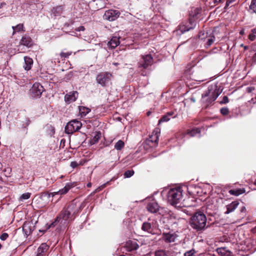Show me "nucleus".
I'll return each mask as SVG.
<instances>
[{
  "label": "nucleus",
  "mask_w": 256,
  "mask_h": 256,
  "mask_svg": "<svg viewBox=\"0 0 256 256\" xmlns=\"http://www.w3.org/2000/svg\"><path fill=\"white\" fill-rule=\"evenodd\" d=\"M246 211V208L244 206H242L240 210L241 212H244Z\"/></svg>",
  "instance_id": "obj_56"
},
{
  "label": "nucleus",
  "mask_w": 256,
  "mask_h": 256,
  "mask_svg": "<svg viewBox=\"0 0 256 256\" xmlns=\"http://www.w3.org/2000/svg\"><path fill=\"white\" fill-rule=\"evenodd\" d=\"M8 234H7L6 232H4V233H2L0 235V238L2 240H6L8 238Z\"/></svg>",
  "instance_id": "obj_45"
},
{
  "label": "nucleus",
  "mask_w": 256,
  "mask_h": 256,
  "mask_svg": "<svg viewBox=\"0 0 256 256\" xmlns=\"http://www.w3.org/2000/svg\"><path fill=\"white\" fill-rule=\"evenodd\" d=\"M174 112H168L166 114L162 116V118L159 120L158 124H160L162 122H167L171 118H174L176 117V115L173 116Z\"/></svg>",
  "instance_id": "obj_22"
},
{
  "label": "nucleus",
  "mask_w": 256,
  "mask_h": 256,
  "mask_svg": "<svg viewBox=\"0 0 256 256\" xmlns=\"http://www.w3.org/2000/svg\"><path fill=\"white\" fill-rule=\"evenodd\" d=\"M92 186V184L90 182H89L87 184V187L90 188Z\"/></svg>",
  "instance_id": "obj_57"
},
{
  "label": "nucleus",
  "mask_w": 256,
  "mask_h": 256,
  "mask_svg": "<svg viewBox=\"0 0 256 256\" xmlns=\"http://www.w3.org/2000/svg\"><path fill=\"white\" fill-rule=\"evenodd\" d=\"M155 256H168L170 252L168 250H160L155 252Z\"/></svg>",
  "instance_id": "obj_32"
},
{
  "label": "nucleus",
  "mask_w": 256,
  "mask_h": 256,
  "mask_svg": "<svg viewBox=\"0 0 256 256\" xmlns=\"http://www.w3.org/2000/svg\"><path fill=\"white\" fill-rule=\"evenodd\" d=\"M146 208L151 213L158 212L160 214H164V208L160 207L158 204L154 201L149 202L147 205Z\"/></svg>",
  "instance_id": "obj_13"
},
{
  "label": "nucleus",
  "mask_w": 256,
  "mask_h": 256,
  "mask_svg": "<svg viewBox=\"0 0 256 256\" xmlns=\"http://www.w3.org/2000/svg\"><path fill=\"white\" fill-rule=\"evenodd\" d=\"M206 222L207 218L204 213L201 211H198L191 217L190 224L193 229L197 232H202L208 226L206 225Z\"/></svg>",
  "instance_id": "obj_2"
},
{
  "label": "nucleus",
  "mask_w": 256,
  "mask_h": 256,
  "mask_svg": "<svg viewBox=\"0 0 256 256\" xmlns=\"http://www.w3.org/2000/svg\"><path fill=\"white\" fill-rule=\"evenodd\" d=\"M50 246L46 243L42 244L37 250V254L36 256H46Z\"/></svg>",
  "instance_id": "obj_18"
},
{
  "label": "nucleus",
  "mask_w": 256,
  "mask_h": 256,
  "mask_svg": "<svg viewBox=\"0 0 256 256\" xmlns=\"http://www.w3.org/2000/svg\"><path fill=\"white\" fill-rule=\"evenodd\" d=\"M142 229L145 232H150L152 229L151 224L148 222H144L142 225Z\"/></svg>",
  "instance_id": "obj_34"
},
{
  "label": "nucleus",
  "mask_w": 256,
  "mask_h": 256,
  "mask_svg": "<svg viewBox=\"0 0 256 256\" xmlns=\"http://www.w3.org/2000/svg\"><path fill=\"white\" fill-rule=\"evenodd\" d=\"M101 138V133L100 132H96L93 138L90 140V143L91 144H94L98 142L99 140Z\"/></svg>",
  "instance_id": "obj_29"
},
{
  "label": "nucleus",
  "mask_w": 256,
  "mask_h": 256,
  "mask_svg": "<svg viewBox=\"0 0 256 256\" xmlns=\"http://www.w3.org/2000/svg\"><path fill=\"white\" fill-rule=\"evenodd\" d=\"M178 236L176 233L163 232L161 239L166 243H171L174 242Z\"/></svg>",
  "instance_id": "obj_15"
},
{
  "label": "nucleus",
  "mask_w": 256,
  "mask_h": 256,
  "mask_svg": "<svg viewBox=\"0 0 256 256\" xmlns=\"http://www.w3.org/2000/svg\"><path fill=\"white\" fill-rule=\"evenodd\" d=\"M224 0H214V3L216 4L220 2H224Z\"/></svg>",
  "instance_id": "obj_52"
},
{
  "label": "nucleus",
  "mask_w": 256,
  "mask_h": 256,
  "mask_svg": "<svg viewBox=\"0 0 256 256\" xmlns=\"http://www.w3.org/2000/svg\"><path fill=\"white\" fill-rule=\"evenodd\" d=\"M220 112L222 116H226L228 114L230 110L228 108L224 107L220 110Z\"/></svg>",
  "instance_id": "obj_41"
},
{
  "label": "nucleus",
  "mask_w": 256,
  "mask_h": 256,
  "mask_svg": "<svg viewBox=\"0 0 256 256\" xmlns=\"http://www.w3.org/2000/svg\"><path fill=\"white\" fill-rule=\"evenodd\" d=\"M215 40V37L214 36H210L206 42V47L210 46L214 42Z\"/></svg>",
  "instance_id": "obj_39"
},
{
  "label": "nucleus",
  "mask_w": 256,
  "mask_h": 256,
  "mask_svg": "<svg viewBox=\"0 0 256 256\" xmlns=\"http://www.w3.org/2000/svg\"><path fill=\"white\" fill-rule=\"evenodd\" d=\"M248 11H250V14L254 13L256 14V0H252Z\"/></svg>",
  "instance_id": "obj_31"
},
{
  "label": "nucleus",
  "mask_w": 256,
  "mask_h": 256,
  "mask_svg": "<svg viewBox=\"0 0 256 256\" xmlns=\"http://www.w3.org/2000/svg\"><path fill=\"white\" fill-rule=\"evenodd\" d=\"M82 124L80 122L73 120L68 122L65 127V132L68 134H72L78 131L82 127Z\"/></svg>",
  "instance_id": "obj_8"
},
{
  "label": "nucleus",
  "mask_w": 256,
  "mask_h": 256,
  "mask_svg": "<svg viewBox=\"0 0 256 256\" xmlns=\"http://www.w3.org/2000/svg\"><path fill=\"white\" fill-rule=\"evenodd\" d=\"M252 49L253 50H256V49H255V48L254 47V45L252 44Z\"/></svg>",
  "instance_id": "obj_60"
},
{
  "label": "nucleus",
  "mask_w": 256,
  "mask_h": 256,
  "mask_svg": "<svg viewBox=\"0 0 256 256\" xmlns=\"http://www.w3.org/2000/svg\"><path fill=\"white\" fill-rule=\"evenodd\" d=\"M229 193L235 196H238L240 194H244L245 192L244 188H238L236 190H229Z\"/></svg>",
  "instance_id": "obj_28"
},
{
  "label": "nucleus",
  "mask_w": 256,
  "mask_h": 256,
  "mask_svg": "<svg viewBox=\"0 0 256 256\" xmlns=\"http://www.w3.org/2000/svg\"><path fill=\"white\" fill-rule=\"evenodd\" d=\"M251 232L253 234H256V226L252 228Z\"/></svg>",
  "instance_id": "obj_53"
},
{
  "label": "nucleus",
  "mask_w": 256,
  "mask_h": 256,
  "mask_svg": "<svg viewBox=\"0 0 256 256\" xmlns=\"http://www.w3.org/2000/svg\"><path fill=\"white\" fill-rule=\"evenodd\" d=\"M44 89L39 82H35L30 90V96L33 98H40Z\"/></svg>",
  "instance_id": "obj_10"
},
{
  "label": "nucleus",
  "mask_w": 256,
  "mask_h": 256,
  "mask_svg": "<svg viewBox=\"0 0 256 256\" xmlns=\"http://www.w3.org/2000/svg\"><path fill=\"white\" fill-rule=\"evenodd\" d=\"M201 12V8H196L194 10V14H193L194 18L197 16V14H199Z\"/></svg>",
  "instance_id": "obj_48"
},
{
  "label": "nucleus",
  "mask_w": 256,
  "mask_h": 256,
  "mask_svg": "<svg viewBox=\"0 0 256 256\" xmlns=\"http://www.w3.org/2000/svg\"><path fill=\"white\" fill-rule=\"evenodd\" d=\"M105 186H106V184H104L102 185V186H100L98 187V188H97L96 190V192H100L102 188H104Z\"/></svg>",
  "instance_id": "obj_50"
},
{
  "label": "nucleus",
  "mask_w": 256,
  "mask_h": 256,
  "mask_svg": "<svg viewBox=\"0 0 256 256\" xmlns=\"http://www.w3.org/2000/svg\"><path fill=\"white\" fill-rule=\"evenodd\" d=\"M84 206L85 204L84 203L78 204L76 202H72L68 204L66 208L72 218H74L75 216L78 214Z\"/></svg>",
  "instance_id": "obj_7"
},
{
  "label": "nucleus",
  "mask_w": 256,
  "mask_h": 256,
  "mask_svg": "<svg viewBox=\"0 0 256 256\" xmlns=\"http://www.w3.org/2000/svg\"><path fill=\"white\" fill-rule=\"evenodd\" d=\"M31 196V194L30 192H26L24 194H23L20 197V199L22 200H26L28 199Z\"/></svg>",
  "instance_id": "obj_42"
},
{
  "label": "nucleus",
  "mask_w": 256,
  "mask_h": 256,
  "mask_svg": "<svg viewBox=\"0 0 256 256\" xmlns=\"http://www.w3.org/2000/svg\"><path fill=\"white\" fill-rule=\"evenodd\" d=\"M12 172V169L10 168H7L4 170V172H5V176H10V174Z\"/></svg>",
  "instance_id": "obj_44"
},
{
  "label": "nucleus",
  "mask_w": 256,
  "mask_h": 256,
  "mask_svg": "<svg viewBox=\"0 0 256 256\" xmlns=\"http://www.w3.org/2000/svg\"><path fill=\"white\" fill-rule=\"evenodd\" d=\"M74 218H72L74 219ZM69 219H72V217L68 212L66 207L64 208L56 216L55 222H59L62 220H67Z\"/></svg>",
  "instance_id": "obj_14"
},
{
  "label": "nucleus",
  "mask_w": 256,
  "mask_h": 256,
  "mask_svg": "<svg viewBox=\"0 0 256 256\" xmlns=\"http://www.w3.org/2000/svg\"><path fill=\"white\" fill-rule=\"evenodd\" d=\"M153 62L154 59L150 54L142 55L138 62V67L139 68L146 70L152 66Z\"/></svg>",
  "instance_id": "obj_6"
},
{
  "label": "nucleus",
  "mask_w": 256,
  "mask_h": 256,
  "mask_svg": "<svg viewBox=\"0 0 256 256\" xmlns=\"http://www.w3.org/2000/svg\"><path fill=\"white\" fill-rule=\"evenodd\" d=\"M200 130L198 128H194L191 130H188L186 132V134L189 135L190 136H194L196 134H200Z\"/></svg>",
  "instance_id": "obj_27"
},
{
  "label": "nucleus",
  "mask_w": 256,
  "mask_h": 256,
  "mask_svg": "<svg viewBox=\"0 0 256 256\" xmlns=\"http://www.w3.org/2000/svg\"><path fill=\"white\" fill-rule=\"evenodd\" d=\"M24 68L26 70H29L31 69L32 66L33 64V60L29 56H24Z\"/></svg>",
  "instance_id": "obj_25"
},
{
  "label": "nucleus",
  "mask_w": 256,
  "mask_h": 256,
  "mask_svg": "<svg viewBox=\"0 0 256 256\" xmlns=\"http://www.w3.org/2000/svg\"><path fill=\"white\" fill-rule=\"evenodd\" d=\"M48 128H50V129H52L53 134L54 133V128L52 126L50 125L49 126H48Z\"/></svg>",
  "instance_id": "obj_54"
},
{
  "label": "nucleus",
  "mask_w": 256,
  "mask_h": 256,
  "mask_svg": "<svg viewBox=\"0 0 256 256\" xmlns=\"http://www.w3.org/2000/svg\"><path fill=\"white\" fill-rule=\"evenodd\" d=\"M240 35H244V29L240 30Z\"/></svg>",
  "instance_id": "obj_55"
},
{
  "label": "nucleus",
  "mask_w": 256,
  "mask_h": 256,
  "mask_svg": "<svg viewBox=\"0 0 256 256\" xmlns=\"http://www.w3.org/2000/svg\"><path fill=\"white\" fill-rule=\"evenodd\" d=\"M78 96V92L76 91H73L66 94L64 96V100L66 102L70 104L76 101Z\"/></svg>",
  "instance_id": "obj_19"
},
{
  "label": "nucleus",
  "mask_w": 256,
  "mask_h": 256,
  "mask_svg": "<svg viewBox=\"0 0 256 256\" xmlns=\"http://www.w3.org/2000/svg\"><path fill=\"white\" fill-rule=\"evenodd\" d=\"M256 28H252L251 30V33L248 36V38L251 41H254L256 38Z\"/></svg>",
  "instance_id": "obj_37"
},
{
  "label": "nucleus",
  "mask_w": 256,
  "mask_h": 256,
  "mask_svg": "<svg viewBox=\"0 0 256 256\" xmlns=\"http://www.w3.org/2000/svg\"><path fill=\"white\" fill-rule=\"evenodd\" d=\"M4 4V5H6V4L5 3H4V4H2L0 6V8H2V5Z\"/></svg>",
  "instance_id": "obj_63"
},
{
  "label": "nucleus",
  "mask_w": 256,
  "mask_h": 256,
  "mask_svg": "<svg viewBox=\"0 0 256 256\" xmlns=\"http://www.w3.org/2000/svg\"><path fill=\"white\" fill-rule=\"evenodd\" d=\"M187 188L188 192L193 198L202 196V190L201 188L199 186H190Z\"/></svg>",
  "instance_id": "obj_17"
},
{
  "label": "nucleus",
  "mask_w": 256,
  "mask_h": 256,
  "mask_svg": "<svg viewBox=\"0 0 256 256\" xmlns=\"http://www.w3.org/2000/svg\"><path fill=\"white\" fill-rule=\"evenodd\" d=\"M125 247L127 251L132 252L136 250L138 248L139 246L136 242L129 240L126 242Z\"/></svg>",
  "instance_id": "obj_20"
},
{
  "label": "nucleus",
  "mask_w": 256,
  "mask_h": 256,
  "mask_svg": "<svg viewBox=\"0 0 256 256\" xmlns=\"http://www.w3.org/2000/svg\"><path fill=\"white\" fill-rule=\"evenodd\" d=\"M228 102V98L227 96H224L222 100L220 102V104H226Z\"/></svg>",
  "instance_id": "obj_47"
},
{
  "label": "nucleus",
  "mask_w": 256,
  "mask_h": 256,
  "mask_svg": "<svg viewBox=\"0 0 256 256\" xmlns=\"http://www.w3.org/2000/svg\"><path fill=\"white\" fill-rule=\"evenodd\" d=\"M120 11L110 9L106 10L103 16V18L105 20L112 22L116 20L120 16Z\"/></svg>",
  "instance_id": "obj_12"
},
{
  "label": "nucleus",
  "mask_w": 256,
  "mask_h": 256,
  "mask_svg": "<svg viewBox=\"0 0 256 256\" xmlns=\"http://www.w3.org/2000/svg\"><path fill=\"white\" fill-rule=\"evenodd\" d=\"M12 28L14 30L12 34L14 35L16 32H24L25 30L24 29V24H19L16 26H12Z\"/></svg>",
  "instance_id": "obj_30"
},
{
  "label": "nucleus",
  "mask_w": 256,
  "mask_h": 256,
  "mask_svg": "<svg viewBox=\"0 0 256 256\" xmlns=\"http://www.w3.org/2000/svg\"><path fill=\"white\" fill-rule=\"evenodd\" d=\"M72 54V52H61L60 54V58L62 60L65 59L66 58H68Z\"/></svg>",
  "instance_id": "obj_38"
},
{
  "label": "nucleus",
  "mask_w": 256,
  "mask_h": 256,
  "mask_svg": "<svg viewBox=\"0 0 256 256\" xmlns=\"http://www.w3.org/2000/svg\"><path fill=\"white\" fill-rule=\"evenodd\" d=\"M30 118L28 117H26L24 120L22 121V128L27 130L28 126L30 125Z\"/></svg>",
  "instance_id": "obj_36"
},
{
  "label": "nucleus",
  "mask_w": 256,
  "mask_h": 256,
  "mask_svg": "<svg viewBox=\"0 0 256 256\" xmlns=\"http://www.w3.org/2000/svg\"><path fill=\"white\" fill-rule=\"evenodd\" d=\"M74 186V184L72 183L68 182L67 183L65 186L60 190L58 192H42L39 197L40 199L42 200H44L45 199L46 200V202L43 205V206H46V204L50 200V198L54 197L55 196L60 194L63 195L66 194L69 190Z\"/></svg>",
  "instance_id": "obj_4"
},
{
  "label": "nucleus",
  "mask_w": 256,
  "mask_h": 256,
  "mask_svg": "<svg viewBox=\"0 0 256 256\" xmlns=\"http://www.w3.org/2000/svg\"><path fill=\"white\" fill-rule=\"evenodd\" d=\"M63 6H58L53 8L52 12L55 15H60L63 11Z\"/></svg>",
  "instance_id": "obj_33"
},
{
  "label": "nucleus",
  "mask_w": 256,
  "mask_h": 256,
  "mask_svg": "<svg viewBox=\"0 0 256 256\" xmlns=\"http://www.w3.org/2000/svg\"><path fill=\"white\" fill-rule=\"evenodd\" d=\"M196 22L194 16H190L188 20L183 22L179 26V30L182 33L193 29L196 26Z\"/></svg>",
  "instance_id": "obj_9"
},
{
  "label": "nucleus",
  "mask_w": 256,
  "mask_h": 256,
  "mask_svg": "<svg viewBox=\"0 0 256 256\" xmlns=\"http://www.w3.org/2000/svg\"><path fill=\"white\" fill-rule=\"evenodd\" d=\"M221 250H222V249H221V248H218V253L221 252Z\"/></svg>",
  "instance_id": "obj_62"
},
{
  "label": "nucleus",
  "mask_w": 256,
  "mask_h": 256,
  "mask_svg": "<svg viewBox=\"0 0 256 256\" xmlns=\"http://www.w3.org/2000/svg\"><path fill=\"white\" fill-rule=\"evenodd\" d=\"M119 37L112 36L108 42V46L112 49L116 48L120 44Z\"/></svg>",
  "instance_id": "obj_24"
},
{
  "label": "nucleus",
  "mask_w": 256,
  "mask_h": 256,
  "mask_svg": "<svg viewBox=\"0 0 256 256\" xmlns=\"http://www.w3.org/2000/svg\"><path fill=\"white\" fill-rule=\"evenodd\" d=\"M141 74L143 76H145L146 75V72L144 70V71H142L141 73Z\"/></svg>",
  "instance_id": "obj_58"
},
{
  "label": "nucleus",
  "mask_w": 256,
  "mask_h": 256,
  "mask_svg": "<svg viewBox=\"0 0 256 256\" xmlns=\"http://www.w3.org/2000/svg\"><path fill=\"white\" fill-rule=\"evenodd\" d=\"M78 109L80 114L82 117L85 116L91 110L90 108L84 106H79Z\"/></svg>",
  "instance_id": "obj_26"
},
{
  "label": "nucleus",
  "mask_w": 256,
  "mask_h": 256,
  "mask_svg": "<svg viewBox=\"0 0 256 256\" xmlns=\"http://www.w3.org/2000/svg\"><path fill=\"white\" fill-rule=\"evenodd\" d=\"M236 0H226L224 9H227L228 6L232 2H234Z\"/></svg>",
  "instance_id": "obj_46"
},
{
  "label": "nucleus",
  "mask_w": 256,
  "mask_h": 256,
  "mask_svg": "<svg viewBox=\"0 0 256 256\" xmlns=\"http://www.w3.org/2000/svg\"><path fill=\"white\" fill-rule=\"evenodd\" d=\"M85 30L84 26H79L78 28H76V31H84V30Z\"/></svg>",
  "instance_id": "obj_51"
},
{
  "label": "nucleus",
  "mask_w": 256,
  "mask_h": 256,
  "mask_svg": "<svg viewBox=\"0 0 256 256\" xmlns=\"http://www.w3.org/2000/svg\"><path fill=\"white\" fill-rule=\"evenodd\" d=\"M134 171L132 170H128L126 171L124 174V177L126 178H128L131 177L132 176L134 175Z\"/></svg>",
  "instance_id": "obj_40"
},
{
  "label": "nucleus",
  "mask_w": 256,
  "mask_h": 256,
  "mask_svg": "<svg viewBox=\"0 0 256 256\" xmlns=\"http://www.w3.org/2000/svg\"><path fill=\"white\" fill-rule=\"evenodd\" d=\"M195 251L194 250H188L184 254V256H194Z\"/></svg>",
  "instance_id": "obj_43"
},
{
  "label": "nucleus",
  "mask_w": 256,
  "mask_h": 256,
  "mask_svg": "<svg viewBox=\"0 0 256 256\" xmlns=\"http://www.w3.org/2000/svg\"><path fill=\"white\" fill-rule=\"evenodd\" d=\"M114 78V75L110 72H101L96 76V80L98 84L102 87H106L112 84V80Z\"/></svg>",
  "instance_id": "obj_5"
},
{
  "label": "nucleus",
  "mask_w": 256,
  "mask_h": 256,
  "mask_svg": "<svg viewBox=\"0 0 256 256\" xmlns=\"http://www.w3.org/2000/svg\"><path fill=\"white\" fill-rule=\"evenodd\" d=\"M244 50H248V46H244Z\"/></svg>",
  "instance_id": "obj_59"
},
{
  "label": "nucleus",
  "mask_w": 256,
  "mask_h": 256,
  "mask_svg": "<svg viewBox=\"0 0 256 256\" xmlns=\"http://www.w3.org/2000/svg\"><path fill=\"white\" fill-rule=\"evenodd\" d=\"M221 92L222 90L217 86H210L202 95L201 102L204 108L206 109L212 105Z\"/></svg>",
  "instance_id": "obj_1"
},
{
  "label": "nucleus",
  "mask_w": 256,
  "mask_h": 256,
  "mask_svg": "<svg viewBox=\"0 0 256 256\" xmlns=\"http://www.w3.org/2000/svg\"><path fill=\"white\" fill-rule=\"evenodd\" d=\"M254 184L256 186V180H254Z\"/></svg>",
  "instance_id": "obj_64"
},
{
  "label": "nucleus",
  "mask_w": 256,
  "mask_h": 256,
  "mask_svg": "<svg viewBox=\"0 0 256 256\" xmlns=\"http://www.w3.org/2000/svg\"><path fill=\"white\" fill-rule=\"evenodd\" d=\"M20 44L22 45L30 48L33 45V42L32 38L28 36H24L22 37Z\"/></svg>",
  "instance_id": "obj_21"
},
{
  "label": "nucleus",
  "mask_w": 256,
  "mask_h": 256,
  "mask_svg": "<svg viewBox=\"0 0 256 256\" xmlns=\"http://www.w3.org/2000/svg\"><path fill=\"white\" fill-rule=\"evenodd\" d=\"M79 166V164L76 162H70V166L73 168H77Z\"/></svg>",
  "instance_id": "obj_49"
},
{
  "label": "nucleus",
  "mask_w": 256,
  "mask_h": 256,
  "mask_svg": "<svg viewBox=\"0 0 256 256\" xmlns=\"http://www.w3.org/2000/svg\"><path fill=\"white\" fill-rule=\"evenodd\" d=\"M182 190L181 187L171 188L167 194L168 202L172 206H176L177 204L180 203L182 199Z\"/></svg>",
  "instance_id": "obj_3"
},
{
  "label": "nucleus",
  "mask_w": 256,
  "mask_h": 256,
  "mask_svg": "<svg viewBox=\"0 0 256 256\" xmlns=\"http://www.w3.org/2000/svg\"><path fill=\"white\" fill-rule=\"evenodd\" d=\"M113 64H114L116 66H117L119 64L118 62H114V63H113Z\"/></svg>",
  "instance_id": "obj_61"
},
{
  "label": "nucleus",
  "mask_w": 256,
  "mask_h": 256,
  "mask_svg": "<svg viewBox=\"0 0 256 256\" xmlns=\"http://www.w3.org/2000/svg\"><path fill=\"white\" fill-rule=\"evenodd\" d=\"M34 228L32 222H24L22 226V231L26 237H28L32 234L34 230Z\"/></svg>",
  "instance_id": "obj_16"
},
{
  "label": "nucleus",
  "mask_w": 256,
  "mask_h": 256,
  "mask_svg": "<svg viewBox=\"0 0 256 256\" xmlns=\"http://www.w3.org/2000/svg\"><path fill=\"white\" fill-rule=\"evenodd\" d=\"M124 146V142L122 140H119L114 145V148L118 150H122Z\"/></svg>",
  "instance_id": "obj_35"
},
{
  "label": "nucleus",
  "mask_w": 256,
  "mask_h": 256,
  "mask_svg": "<svg viewBox=\"0 0 256 256\" xmlns=\"http://www.w3.org/2000/svg\"><path fill=\"white\" fill-rule=\"evenodd\" d=\"M160 135V130L158 128H155L152 134L146 140V143L153 147L156 146L158 144V138Z\"/></svg>",
  "instance_id": "obj_11"
},
{
  "label": "nucleus",
  "mask_w": 256,
  "mask_h": 256,
  "mask_svg": "<svg viewBox=\"0 0 256 256\" xmlns=\"http://www.w3.org/2000/svg\"><path fill=\"white\" fill-rule=\"evenodd\" d=\"M239 204L238 201H234L230 204L226 206V210L225 212L226 214H228L234 210Z\"/></svg>",
  "instance_id": "obj_23"
}]
</instances>
